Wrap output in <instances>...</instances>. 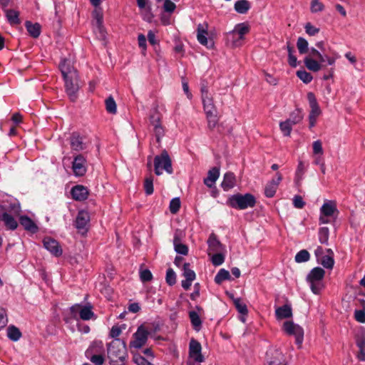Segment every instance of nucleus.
Wrapping results in <instances>:
<instances>
[{"instance_id": "f257e3e1", "label": "nucleus", "mask_w": 365, "mask_h": 365, "mask_svg": "<svg viewBox=\"0 0 365 365\" xmlns=\"http://www.w3.org/2000/svg\"><path fill=\"white\" fill-rule=\"evenodd\" d=\"M59 67L65 81L66 93L71 101H75L80 88L77 71L71 65L70 61L66 59L61 61Z\"/></svg>"}, {"instance_id": "f03ea898", "label": "nucleus", "mask_w": 365, "mask_h": 365, "mask_svg": "<svg viewBox=\"0 0 365 365\" xmlns=\"http://www.w3.org/2000/svg\"><path fill=\"white\" fill-rule=\"evenodd\" d=\"M201 96L208 127L210 129H213L218 123L217 108L214 104L213 98L209 93L206 86H202Z\"/></svg>"}, {"instance_id": "7ed1b4c3", "label": "nucleus", "mask_w": 365, "mask_h": 365, "mask_svg": "<svg viewBox=\"0 0 365 365\" xmlns=\"http://www.w3.org/2000/svg\"><path fill=\"white\" fill-rule=\"evenodd\" d=\"M20 212L19 204L0 205V221H3L9 229L15 230L18 226L15 217L19 216Z\"/></svg>"}, {"instance_id": "20e7f679", "label": "nucleus", "mask_w": 365, "mask_h": 365, "mask_svg": "<svg viewBox=\"0 0 365 365\" xmlns=\"http://www.w3.org/2000/svg\"><path fill=\"white\" fill-rule=\"evenodd\" d=\"M250 31V26L245 23L237 24L232 31L226 34L227 43L236 48L241 46L243 43L245 36Z\"/></svg>"}, {"instance_id": "39448f33", "label": "nucleus", "mask_w": 365, "mask_h": 365, "mask_svg": "<svg viewBox=\"0 0 365 365\" xmlns=\"http://www.w3.org/2000/svg\"><path fill=\"white\" fill-rule=\"evenodd\" d=\"M228 202L233 208L245 210L248 207H253L255 205L256 200L255 197L251 194H237L230 197Z\"/></svg>"}, {"instance_id": "423d86ee", "label": "nucleus", "mask_w": 365, "mask_h": 365, "mask_svg": "<svg viewBox=\"0 0 365 365\" xmlns=\"http://www.w3.org/2000/svg\"><path fill=\"white\" fill-rule=\"evenodd\" d=\"M154 170L157 175H160L163 171L168 174L173 173L172 161L166 150H163L160 155L155 157Z\"/></svg>"}, {"instance_id": "0eeeda50", "label": "nucleus", "mask_w": 365, "mask_h": 365, "mask_svg": "<svg viewBox=\"0 0 365 365\" xmlns=\"http://www.w3.org/2000/svg\"><path fill=\"white\" fill-rule=\"evenodd\" d=\"M325 61L324 55L315 48H310L309 56L305 57L304 62L306 67L313 72H317L322 68V63Z\"/></svg>"}, {"instance_id": "6e6552de", "label": "nucleus", "mask_w": 365, "mask_h": 365, "mask_svg": "<svg viewBox=\"0 0 365 365\" xmlns=\"http://www.w3.org/2000/svg\"><path fill=\"white\" fill-rule=\"evenodd\" d=\"M205 361V357L202 354V346L200 342L192 339L189 344L187 365H200Z\"/></svg>"}, {"instance_id": "1a4fd4ad", "label": "nucleus", "mask_w": 365, "mask_h": 365, "mask_svg": "<svg viewBox=\"0 0 365 365\" xmlns=\"http://www.w3.org/2000/svg\"><path fill=\"white\" fill-rule=\"evenodd\" d=\"M325 272L321 267L314 268L307 276V281L313 293L317 294L322 290L323 285L322 280L324 277Z\"/></svg>"}, {"instance_id": "9d476101", "label": "nucleus", "mask_w": 365, "mask_h": 365, "mask_svg": "<svg viewBox=\"0 0 365 365\" xmlns=\"http://www.w3.org/2000/svg\"><path fill=\"white\" fill-rule=\"evenodd\" d=\"M282 329L287 335L293 336L296 344L301 347L304 340V329L302 327L292 321H287L284 322Z\"/></svg>"}, {"instance_id": "9b49d317", "label": "nucleus", "mask_w": 365, "mask_h": 365, "mask_svg": "<svg viewBox=\"0 0 365 365\" xmlns=\"http://www.w3.org/2000/svg\"><path fill=\"white\" fill-rule=\"evenodd\" d=\"M92 309L93 306L90 304L86 305L76 304L70 308L71 313L73 318L76 319L78 315L80 319L84 321L96 318L95 314Z\"/></svg>"}, {"instance_id": "f8f14e48", "label": "nucleus", "mask_w": 365, "mask_h": 365, "mask_svg": "<svg viewBox=\"0 0 365 365\" xmlns=\"http://www.w3.org/2000/svg\"><path fill=\"white\" fill-rule=\"evenodd\" d=\"M287 361L282 352L277 348L271 347L266 353L265 365H286Z\"/></svg>"}, {"instance_id": "ddd939ff", "label": "nucleus", "mask_w": 365, "mask_h": 365, "mask_svg": "<svg viewBox=\"0 0 365 365\" xmlns=\"http://www.w3.org/2000/svg\"><path fill=\"white\" fill-rule=\"evenodd\" d=\"M149 331L143 326H140L133 336V340L130 342V347L136 349L143 347L147 342Z\"/></svg>"}, {"instance_id": "4468645a", "label": "nucleus", "mask_w": 365, "mask_h": 365, "mask_svg": "<svg viewBox=\"0 0 365 365\" xmlns=\"http://www.w3.org/2000/svg\"><path fill=\"white\" fill-rule=\"evenodd\" d=\"M90 220V214L88 211L84 210L78 211L74 225L79 233L84 235L87 232L89 227Z\"/></svg>"}, {"instance_id": "2eb2a0df", "label": "nucleus", "mask_w": 365, "mask_h": 365, "mask_svg": "<svg viewBox=\"0 0 365 365\" xmlns=\"http://www.w3.org/2000/svg\"><path fill=\"white\" fill-rule=\"evenodd\" d=\"M336 210V203L334 201L325 202L320 209L319 222L321 224L329 223V217L334 215Z\"/></svg>"}, {"instance_id": "dca6fc26", "label": "nucleus", "mask_w": 365, "mask_h": 365, "mask_svg": "<svg viewBox=\"0 0 365 365\" xmlns=\"http://www.w3.org/2000/svg\"><path fill=\"white\" fill-rule=\"evenodd\" d=\"M282 180V175L280 173H276V178L269 181L264 187V195L267 197H273L277 192L278 186Z\"/></svg>"}, {"instance_id": "f3484780", "label": "nucleus", "mask_w": 365, "mask_h": 365, "mask_svg": "<svg viewBox=\"0 0 365 365\" xmlns=\"http://www.w3.org/2000/svg\"><path fill=\"white\" fill-rule=\"evenodd\" d=\"M86 158L82 155L74 158L72 168L76 176H83L86 173Z\"/></svg>"}, {"instance_id": "a211bd4d", "label": "nucleus", "mask_w": 365, "mask_h": 365, "mask_svg": "<svg viewBox=\"0 0 365 365\" xmlns=\"http://www.w3.org/2000/svg\"><path fill=\"white\" fill-rule=\"evenodd\" d=\"M106 350L102 341H93L85 352L86 356H98L105 354Z\"/></svg>"}, {"instance_id": "6ab92c4d", "label": "nucleus", "mask_w": 365, "mask_h": 365, "mask_svg": "<svg viewBox=\"0 0 365 365\" xmlns=\"http://www.w3.org/2000/svg\"><path fill=\"white\" fill-rule=\"evenodd\" d=\"M43 242L45 248L51 254L56 257L61 255L62 250L56 240L51 237H46Z\"/></svg>"}, {"instance_id": "aec40b11", "label": "nucleus", "mask_w": 365, "mask_h": 365, "mask_svg": "<svg viewBox=\"0 0 365 365\" xmlns=\"http://www.w3.org/2000/svg\"><path fill=\"white\" fill-rule=\"evenodd\" d=\"M71 194L75 200L83 201L87 199L89 192L87 187L78 185L71 189Z\"/></svg>"}, {"instance_id": "412c9836", "label": "nucleus", "mask_w": 365, "mask_h": 365, "mask_svg": "<svg viewBox=\"0 0 365 365\" xmlns=\"http://www.w3.org/2000/svg\"><path fill=\"white\" fill-rule=\"evenodd\" d=\"M71 147L73 150L81 151L87 148L86 143L84 141L83 137L80 136L78 133H73L70 138Z\"/></svg>"}, {"instance_id": "4be33fe9", "label": "nucleus", "mask_w": 365, "mask_h": 365, "mask_svg": "<svg viewBox=\"0 0 365 365\" xmlns=\"http://www.w3.org/2000/svg\"><path fill=\"white\" fill-rule=\"evenodd\" d=\"M275 316L277 320L289 319L292 317V309L290 304H284L277 307L275 309Z\"/></svg>"}, {"instance_id": "5701e85b", "label": "nucleus", "mask_w": 365, "mask_h": 365, "mask_svg": "<svg viewBox=\"0 0 365 365\" xmlns=\"http://www.w3.org/2000/svg\"><path fill=\"white\" fill-rule=\"evenodd\" d=\"M219 176L220 168L217 167L211 168L207 173V178L204 179L205 185L210 188L212 187L215 185V182L218 179Z\"/></svg>"}, {"instance_id": "b1692460", "label": "nucleus", "mask_w": 365, "mask_h": 365, "mask_svg": "<svg viewBox=\"0 0 365 365\" xmlns=\"http://www.w3.org/2000/svg\"><path fill=\"white\" fill-rule=\"evenodd\" d=\"M208 255H211L214 252H221L222 250V245L220 241L217 239L214 234L210 235L208 240Z\"/></svg>"}, {"instance_id": "393cba45", "label": "nucleus", "mask_w": 365, "mask_h": 365, "mask_svg": "<svg viewBox=\"0 0 365 365\" xmlns=\"http://www.w3.org/2000/svg\"><path fill=\"white\" fill-rule=\"evenodd\" d=\"M307 99L309 101V106L311 108L309 115L319 117L322 111L317 101L314 94L311 92L308 93Z\"/></svg>"}, {"instance_id": "a878e982", "label": "nucleus", "mask_w": 365, "mask_h": 365, "mask_svg": "<svg viewBox=\"0 0 365 365\" xmlns=\"http://www.w3.org/2000/svg\"><path fill=\"white\" fill-rule=\"evenodd\" d=\"M236 184L235 175L232 173H227L224 175L221 186L225 191H227L235 187Z\"/></svg>"}, {"instance_id": "bb28decb", "label": "nucleus", "mask_w": 365, "mask_h": 365, "mask_svg": "<svg viewBox=\"0 0 365 365\" xmlns=\"http://www.w3.org/2000/svg\"><path fill=\"white\" fill-rule=\"evenodd\" d=\"M327 255L323 256L319 260H317L318 262L322 264V265L327 269H331L334 266V252L331 249L326 250Z\"/></svg>"}, {"instance_id": "cd10ccee", "label": "nucleus", "mask_w": 365, "mask_h": 365, "mask_svg": "<svg viewBox=\"0 0 365 365\" xmlns=\"http://www.w3.org/2000/svg\"><path fill=\"white\" fill-rule=\"evenodd\" d=\"M207 24H199L197 26V41L204 46H207L208 41L207 38Z\"/></svg>"}, {"instance_id": "c85d7f7f", "label": "nucleus", "mask_w": 365, "mask_h": 365, "mask_svg": "<svg viewBox=\"0 0 365 365\" xmlns=\"http://www.w3.org/2000/svg\"><path fill=\"white\" fill-rule=\"evenodd\" d=\"M151 123L154 127V132L158 142H160L161 137L164 135L163 128L160 123V118L157 115L151 117Z\"/></svg>"}, {"instance_id": "c756f323", "label": "nucleus", "mask_w": 365, "mask_h": 365, "mask_svg": "<svg viewBox=\"0 0 365 365\" xmlns=\"http://www.w3.org/2000/svg\"><path fill=\"white\" fill-rule=\"evenodd\" d=\"M173 244L176 252L183 255H187L188 248L185 245L181 243L180 238L178 232H175V234Z\"/></svg>"}, {"instance_id": "7c9ffc66", "label": "nucleus", "mask_w": 365, "mask_h": 365, "mask_svg": "<svg viewBox=\"0 0 365 365\" xmlns=\"http://www.w3.org/2000/svg\"><path fill=\"white\" fill-rule=\"evenodd\" d=\"M4 12L6 14V17L11 25H17L21 23V21L19 19V11L14 10V9H4Z\"/></svg>"}, {"instance_id": "2f4dec72", "label": "nucleus", "mask_w": 365, "mask_h": 365, "mask_svg": "<svg viewBox=\"0 0 365 365\" xmlns=\"http://www.w3.org/2000/svg\"><path fill=\"white\" fill-rule=\"evenodd\" d=\"M19 221L21 225H22L26 230H29L31 232H36L37 231V226L27 216H21L19 219Z\"/></svg>"}, {"instance_id": "473e14b6", "label": "nucleus", "mask_w": 365, "mask_h": 365, "mask_svg": "<svg viewBox=\"0 0 365 365\" xmlns=\"http://www.w3.org/2000/svg\"><path fill=\"white\" fill-rule=\"evenodd\" d=\"M25 26L28 32L32 37L37 38L39 36L41 33V26L39 24H32L30 21H26Z\"/></svg>"}, {"instance_id": "72a5a7b5", "label": "nucleus", "mask_w": 365, "mask_h": 365, "mask_svg": "<svg viewBox=\"0 0 365 365\" xmlns=\"http://www.w3.org/2000/svg\"><path fill=\"white\" fill-rule=\"evenodd\" d=\"M304 118V115L301 109H296L289 115V118L287 120L292 126L299 123Z\"/></svg>"}, {"instance_id": "f704fd0d", "label": "nucleus", "mask_w": 365, "mask_h": 365, "mask_svg": "<svg viewBox=\"0 0 365 365\" xmlns=\"http://www.w3.org/2000/svg\"><path fill=\"white\" fill-rule=\"evenodd\" d=\"M153 181L154 178L151 175H149L145 178L143 188L147 195H150L153 193Z\"/></svg>"}, {"instance_id": "c9c22d12", "label": "nucleus", "mask_w": 365, "mask_h": 365, "mask_svg": "<svg viewBox=\"0 0 365 365\" xmlns=\"http://www.w3.org/2000/svg\"><path fill=\"white\" fill-rule=\"evenodd\" d=\"M329 236V230L327 227H323L319 229L318 239L319 242L322 245H328Z\"/></svg>"}, {"instance_id": "e433bc0d", "label": "nucleus", "mask_w": 365, "mask_h": 365, "mask_svg": "<svg viewBox=\"0 0 365 365\" xmlns=\"http://www.w3.org/2000/svg\"><path fill=\"white\" fill-rule=\"evenodd\" d=\"M7 336L11 340L16 341L21 338V333L16 327L10 326L7 328Z\"/></svg>"}, {"instance_id": "4c0bfd02", "label": "nucleus", "mask_w": 365, "mask_h": 365, "mask_svg": "<svg viewBox=\"0 0 365 365\" xmlns=\"http://www.w3.org/2000/svg\"><path fill=\"white\" fill-rule=\"evenodd\" d=\"M250 7V3L247 0H240L235 4V10L240 14L247 13Z\"/></svg>"}, {"instance_id": "58836bf2", "label": "nucleus", "mask_w": 365, "mask_h": 365, "mask_svg": "<svg viewBox=\"0 0 365 365\" xmlns=\"http://www.w3.org/2000/svg\"><path fill=\"white\" fill-rule=\"evenodd\" d=\"M230 272L225 269H221L216 274V276L215 277V282L217 284H220L223 281H225L226 279H230Z\"/></svg>"}, {"instance_id": "ea45409f", "label": "nucleus", "mask_w": 365, "mask_h": 365, "mask_svg": "<svg viewBox=\"0 0 365 365\" xmlns=\"http://www.w3.org/2000/svg\"><path fill=\"white\" fill-rule=\"evenodd\" d=\"M182 275L185 279H187L189 281H194L196 277L195 272L190 269L189 263H185L183 264Z\"/></svg>"}, {"instance_id": "a19ab883", "label": "nucleus", "mask_w": 365, "mask_h": 365, "mask_svg": "<svg viewBox=\"0 0 365 365\" xmlns=\"http://www.w3.org/2000/svg\"><path fill=\"white\" fill-rule=\"evenodd\" d=\"M308 45H309L308 41L305 38H304L302 37L298 38L297 42V46L299 52L301 54H304V53H307V51L309 50Z\"/></svg>"}, {"instance_id": "79ce46f5", "label": "nucleus", "mask_w": 365, "mask_h": 365, "mask_svg": "<svg viewBox=\"0 0 365 365\" xmlns=\"http://www.w3.org/2000/svg\"><path fill=\"white\" fill-rule=\"evenodd\" d=\"M310 255L306 250H302L295 255V261L298 263L305 262L309 260Z\"/></svg>"}, {"instance_id": "37998d69", "label": "nucleus", "mask_w": 365, "mask_h": 365, "mask_svg": "<svg viewBox=\"0 0 365 365\" xmlns=\"http://www.w3.org/2000/svg\"><path fill=\"white\" fill-rule=\"evenodd\" d=\"M189 317L191 321V323L192 326L195 327V329H198L202 324V322L200 320V316L198 313H197L195 311H191L189 313Z\"/></svg>"}, {"instance_id": "c03bdc74", "label": "nucleus", "mask_w": 365, "mask_h": 365, "mask_svg": "<svg viewBox=\"0 0 365 365\" xmlns=\"http://www.w3.org/2000/svg\"><path fill=\"white\" fill-rule=\"evenodd\" d=\"M106 108L110 113L115 114L116 113V103L112 96H109L106 100Z\"/></svg>"}, {"instance_id": "a18cd8bd", "label": "nucleus", "mask_w": 365, "mask_h": 365, "mask_svg": "<svg viewBox=\"0 0 365 365\" xmlns=\"http://www.w3.org/2000/svg\"><path fill=\"white\" fill-rule=\"evenodd\" d=\"M94 32L96 36L101 40H106V31L103 24L94 25Z\"/></svg>"}, {"instance_id": "49530a36", "label": "nucleus", "mask_w": 365, "mask_h": 365, "mask_svg": "<svg viewBox=\"0 0 365 365\" xmlns=\"http://www.w3.org/2000/svg\"><path fill=\"white\" fill-rule=\"evenodd\" d=\"M313 155H323L324 150L322 143L320 140H317L312 143Z\"/></svg>"}, {"instance_id": "de8ad7c7", "label": "nucleus", "mask_w": 365, "mask_h": 365, "mask_svg": "<svg viewBox=\"0 0 365 365\" xmlns=\"http://www.w3.org/2000/svg\"><path fill=\"white\" fill-rule=\"evenodd\" d=\"M180 205L181 203L179 197L172 199L169 205L170 212L176 214L180 210Z\"/></svg>"}, {"instance_id": "09e8293b", "label": "nucleus", "mask_w": 365, "mask_h": 365, "mask_svg": "<svg viewBox=\"0 0 365 365\" xmlns=\"http://www.w3.org/2000/svg\"><path fill=\"white\" fill-rule=\"evenodd\" d=\"M279 128L284 135H290L292 130V125L287 120L279 123Z\"/></svg>"}, {"instance_id": "8fccbe9b", "label": "nucleus", "mask_w": 365, "mask_h": 365, "mask_svg": "<svg viewBox=\"0 0 365 365\" xmlns=\"http://www.w3.org/2000/svg\"><path fill=\"white\" fill-rule=\"evenodd\" d=\"M234 304L240 313L244 315L247 314V306L240 298L234 299Z\"/></svg>"}, {"instance_id": "3c124183", "label": "nucleus", "mask_w": 365, "mask_h": 365, "mask_svg": "<svg viewBox=\"0 0 365 365\" xmlns=\"http://www.w3.org/2000/svg\"><path fill=\"white\" fill-rule=\"evenodd\" d=\"M94 365H103L106 361V354L86 356Z\"/></svg>"}, {"instance_id": "603ef678", "label": "nucleus", "mask_w": 365, "mask_h": 365, "mask_svg": "<svg viewBox=\"0 0 365 365\" xmlns=\"http://www.w3.org/2000/svg\"><path fill=\"white\" fill-rule=\"evenodd\" d=\"M297 76L305 83H308L312 80V76L306 71H298L297 72Z\"/></svg>"}, {"instance_id": "864d4df0", "label": "nucleus", "mask_w": 365, "mask_h": 365, "mask_svg": "<svg viewBox=\"0 0 365 365\" xmlns=\"http://www.w3.org/2000/svg\"><path fill=\"white\" fill-rule=\"evenodd\" d=\"M324 9V6L319 0L312 1L310 9L312 13L322 11Z\"/></svg>"}, {"instance_id": "5fc2aeb1", "label": "nucleus", "mask_w": 365, "mask_h": 365, "mask_svg": "<svg viewBox=\"0 0 365 365\" xmlns=\"http://www.w3.org/2000/svg\"><path fill=\"white\" fill-rule=\"evenodd\" d=\"M165 279L166 282L170 286L175 284L176 274L173 269L170 268L167 270Z\"/></svg>"}, {"instance_id": "6e6d98bb", "label": "nucleus", "mask_w": 365, "mask_h": 365, "mask_svg": "<svg viewBox=\"0 0 365 365\" xmlns=\"http://www.w3.org/2000/svg\"><path fill=\"white\" fill-rule=\"evenodd\" d=\"M212 262L215 266H219L224 262L225 257L222 254L219 252H214L212 254Z\"/></svg>"}, {"instance_id": "4d7b16f0", "label": "nucleus", "mask_w": 365, "mask_h": 365, "mask_svg": "<svg viewBox=\"0 0 365 365\" xmlns=\"http://www.w3.org/2000/svg\"><path fill=\"white\" fill-rule=\"evenodd\" d=\"M304 29L306 33L309 36H315L319 32V29L314 26L311 23H307Z\"/></svg>"}, {"instance_id": "13d9d810", "label": "nucleus", "mask_w": 365, "mask_h": 365, "mask_svg": "<svg viewBox=\"0 0 365 365\" xmlns=\"http://www.w3.org/2000/svg\"><path fill=\"white\" fill-rule=\"evenodd\" d=\"M8 319L6 310L0 307V329L6 327Z\"/></svg>"}, {"instance_id": "bf43d9fd", "label": "nucleus", "mask_w": 365, "mask_h": 365, "mask_svg": "<svg viewBox=\"0 0 365 365\" xmlns=\"http://www.w3.org/2000/svg\"><path fill=\"white\" fill-rule=\"evenodd\" d=\"M176 8L175 4L170 0H165L163 4V9L165 11L172 13Z\"/></svg>"}, {"instance_id": "052dcab7", "label": "nucleus", "mask_w": 365, "mask_h": 365, "mask_svg": "<svg viewBox=\"0 0 365 365\" xmlns=\"http://www.w3.org/2000/svg\"><path fill=\"white\" fill-rule=\"evenodd\" d=\"M293 204L296 208L302 209L305 205L302 197L300 195H295L293 198Z\"/></svg>"}, {"instance_id": "680f3d73", "label": "nucleus", "mask_w": 365, "mask_h": 365, "mask_svg": "<svg viewBox=\"0 0 365 365\" xmlns=\"http://www.w3.org/2000/svg\"><path fill=\"white\" fill-rule=\"evenodd\" d=\"M140 279L143 282H149L152 279L153 275L149 269H144L140 272Z\"/></svg>"}, {"instance_id": "e2e57ef3", "label": "nucleus", "mask_w": 365, "mask_h": 365, "mask_svg": "<svg viewBox=\"0 0 365 365\" xmlns=\"http://www.w3.org/2000/svg\"><path fill=\"white\" fill-rule=\"evenodd\" d=\"M332 56H328L327 55H324L325 61L328 63L329 65H334L336 59L339 58V55L336 51L331 52Z\"/></svg>"}, {"instance_id": "0e129e2a", "label": "nucleus", "mask_w": 365, "mask_h": 365, "mask_svg": "<svg viewBox=\"0 0 365 365\" xmlns=\"http://www.w3.org/2000/svg\"><path fill=\"white\" fill-rule=\"evenodd\" d=\"M136 2L141 11H145L150 13V6L148 5V0H136Z\"/></svg>"}, {"instance_id": "69168bd1", "label": "nucleus", "mask_w": 365, "mask_h": 365, "mask_svg": "<svg viewBox=\"0 0 365 365\" xmlns=\"http://www.w3.org/2000/svg\"><path fill=\"white\" fill-rule=\"evenodd\" d=\"M121 331L122 330L120 327L118 325H115L111 328L110 331V336L116 339L117 337L119 336L121 334Z\"/></svg>"}, {"instance_id": "338daca9", "label": "nucleus", "mask_w": 365, "mask_h": 365, "mask_svg": "<svg viewBox=\"0 0 365 365\" xmlns=\"http://www.w3.org/2000/svg\"><path fill=\"white\" fill-rule=\"evenodd\" d=\"M355 319L359 322H365V312L362 310H356L355 312Z\"/></svg>"}, {"instance_id": "774afa93", "label": "nucleus", "mask_w": 365, "mask_h": 365, "mask_svg": "<svg viewBox=\"0 0 365 365\" xmlns=\"http://www.w3.org/2000/svg\"><path fill=\"white\" fill-rule=\"evenodd\" d=\"M134 361L137 365H153L143 356H135Z\"/></svg>"}]
</instances>
